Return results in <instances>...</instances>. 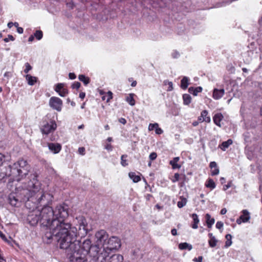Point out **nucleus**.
<instances>
[{
  "label": "nucleus",
  "instance_id": "nucleus-1",
  "mask_svg": "<svg viewBox=\"0 0 262 262\" xmlns=\"http://www.w3.org/2000/svg\"><path fill=\"white\" fill-rule=\"evenodd\" d=\"M75 220L77 227L74 226L67 232L61 233L62 236L56 241L60 248L66 250L70 262H88L86 255L81 251V241L77 238L85 237L91 228L84 216L79 215Z\"/></svg>",
  "mask_w": 262,
  "mask_h": 262
},
{
  "label": "nucleus",
  "instance_id": "nucleus-2",
  "mask_svg": "<svg viewBox=\"0 0 262 262\" xmlns=\"http://www.w3.org/2000/svg\"><path fill=\"white\" fill-rule=\"evenodd\" d=\"M39 204L37 207L43 206L40 210V226L49 227L50 231L47 232L44 238L50 241L54 239L55 241L62 236L61 233L67 232L72 226V224L67 222L66 219L69 216V207L66 203L58 205L55 210L48 205Z\"/></svg>",
  "mask_w": 262,
  "mask_h": 262
},
{
  "label": "nucleus",
  "instance_id": "nucleus-3",
  "mask_svg": "<svg viewBox=\"0 0 262 262\" xmlns=\"http://www.w3.org/2000/svg\"><path fill=\"white\" fill-rule=\"evenodd\" d=\"M15 193L20 199V202H25L27 207H37L39 204L45 205L52 202L53 196L49 193L41 189V184L37 180V176L31 174L30 180L27 184L24 182L21 185L17 186Z\"/></svg>",
  "mask_w": 262,
  "mask_h": 262
},
{
  "label": "nucleus",
  "instance_id": "nucleus-4",
  "mask_svg": "<svg viewBox=\"0 0 262 262\" xmlns=\"http://www.w3.org/2000/svg\"><path fill=\"white\" fill-rule=\"evenodd\" d=\"M13 179H16V181H20L23 178H25L30 171V165L28 164L26 160L21 159L12 165Z\"/></svg>",
  "mask_w": 262,
  "mask_h": 262
},
{
  "label": "nucleus",
  "instance_id": "nucleus-5",
  "mask_svg": "<svg viewBox=\"0 0 262 262\" xmlns=\"http://www.w3.org/2000/svg\"><path fill=\"white\" fill-rule=\"evenodd\" d=\"M88 254L97 262H103L108 257V252L104 251L102 246L98 245H93L88 252Z\"/></svg>",
  "mask_w": 262,
  "mask_h": 262
},
{
  "label": "nucleus",
  "instance_id": "nucleus-6",
  "mask_svg": "<svg viewBox=\"0 0 262 262\" xmlns=\"http://www.w3.org/2000/svg\"><path fill=\"white\" fill-rule=\"evenodd\" d=\"M13 170L12 166L11 165L7 166H3V164L0 166V180L5 182L7 178H9V182L16 181V179H13Z\"/></svg>",
  "mask_w": 262,
  "mask_h": 262
},
{
  "label": "nucleus",
  "instance_id": "nucleus-7",
  "mask_svg": "<svg viewBox=\"0 0 262 262\" xmlns=\"http://www.w3.org/2000/svg\"><path fill=\"white\" fill-rule=\"evenodd\" d=\"M121 247L120 239L116 236H112L108 238L106 243L104 244L103 250L108 252V256L109 252L114 250H117Z\"/></svg>",
  "mask_w": 262,
  "mask_h": 262
},
{
  "label": "nucleus",
  "instance_id": "nucleus-8",
  "mask_svg": "<svg viewBox=\"0 0 262 262\" xmlns=\"http://www.w3.org/2000/svg\"><path fill=\"white\" fill-rule=\"evenodd\" d=\"M32 211L29 212L27 216V221L32 226H35L37 223H40V209L38 208H33Z\"/></svg>",
  "mask_w": 262,
  "mask_h": 262
},
{
  "label": "nucleus",
  "instance_id": "nucleus-9",
  "mask_svg": "<svg viewBox=\"0 0 262 262\" xmlns=\"http://www.w3.org/2000/svg\"><path fill=\"white\" fill-rule=\"evenodd\" d=\"M108 237V235L104 230H101L97 232L95 234L96 239V245L102 246L103 248Z\"/></svg>",
  "mask_w": 262,
  "mask_h": 262
},
{
  "label": "nucleus",
  "instance_id": "nucleus-10",
  "mask_svg": "<svg viewBox=\"0 0 262 262\" xmlns=\"http://www.w3.org/2000/svg\"><path fill=\"white\" fill-rule=\"evenodd\" d=\"M49 105L53 109L60 112L62 109V101L58 97H52L49 100Z\"/></svg>",
  "mask_w": 262,
  "mask_h": 262
},
{
  "label": "nucleus",
  "instance_id": "nucleus-11",
  "mask_svg": "<svg viewBox=\"0 0 262 262\" xmlns=\"http://www.w3.org/2000/svg\"><path fill=\"white\" fill-rule=\"evenodd\" d=\"M57 127L56 123L55 121H50V123L47 122L41 128V132L43 134L48 135L50 133L54 131Z\"/></svg>",
  "mask_w": 262,
  "mask_h": 262
},
{
  "label": "nucleus",
  "instance_id": "nucleus-12",
  "mask_svg": "<svg viewBox=\"0 0 262 262\" xmlns=\"http://www.w3.org/2000/svg\"><path fill=\"white\" fill-rule=\"evenodd\" d=\"M242 214L236 220V223L240 225L242 223H246L249 221L250 219V213L247 210H243Z\"/></svg>",
  "mask_w": 262,
  "mask_h": 262
},
{
  "label": "nucleus",
  "instance_id": "nucleus-13",
  "mask_svg": "<svg viewBox=\"0 0 262 262\" xmlns=\"http://www.w3.org/2000/svg\"><path fill=\"white\" fill-rule=\"evenodd\" d=\"M93 245L91 244V241L90 239H86L84 240L82 245L81 244V251L87 255L88 252L91 249Z\"/></svg>",
  "mask_w": 262,
  "mask_h": 262
},
{
  "label": "nucleus",
  "instance_id": "nucleus-14",
  "mask_svg": "<svg viewBox=\"0 0 262 262\" xmlns=\"http://www.w3.org/2000/svg\"><path fill=\"white\" fill-rule=\"evenodd\" d=\"M48 147L49 149L54 154L58 153L61 149V145L58 143H49Z\"/></svg>",
  "mask_w": 262,
  "mask_h": 262
},
{
  "label": "nucleus",
  "instance_id": "nucleus-15",
  "mask_svg": "<svg viewBox=\"0 0 262 262\" xmlns=\"http://www.w3.org/2000/svg\"><path fill=\"white\" fill-rule=\"evenodd\" d=\"M225 94L224 89H214L213 91V98L215 100L221 98Z\"/></svg>",
  "mask_w": 262,
  "mask_h": 262
},
{
  "label": "nucleus",
  "instance_id": "nucleus-16",
  "mask_svg": "<svg viewBox=\"0 0 262 262\" xmlns=\"http://www.w3.org/2000/svg\"><path fill=\"white\" fill-rule=\"evenodd\" d=\"M123 257L119 254H115L112 255L108 259L107 262H123Z\"/></svg>",
  "mask_w": 262,
  "mask_h": 262
},
{
  "label": "nucleus",
  "instance_id": "nucleus-17",
  "mask_svg": "<svg viewBox=\"0 0 262 262\" xmlns=\"http://www.w3.org/2000/svg\"><path fill=\"white\" fill-rule=\"evenodd\" d=\"M223 116L221 113H217L213 117L214 123L217 126L221 127L220 122L222 120Z\"/></svg>",
  "mask_w": 262,
  "mask_h": 262
},
{
  "label": "nucleus",
  "instance_id": "nucleus-18",
  "mask_svg": "<svg viewBox=\"0 0 262 262\" xmlns=\"http://www.w3.org/2000/svg\"><path fill=\"white\" fill-rule=\"evenodd\" d=\"M208 112L206 110H204L201 113V116L199 118V120L201 122L205 121L206 122H210L211 121L210 117L207 116Z\"/></svg>",
  "mask_w": 262,
  "mask_h": 262
},
{
  "label": "nucleus",
  "instance_id": "nucleus-19",
  "mask_svg": "<svg viewBox=\"0 0 262 262\" xmlns=\"http://www.w3.org/2000/svg\"><path fill=\"white\" fill-rule=\"evenodd\" d=\"M205 219L206 220V224H207V226L208 228H211L212 227V225L214 224V222H215L214 219L212 218L211 217V215L208 213H207L205 215Z\"/></svg>",
  "mask_w": 262,
  "mask_h": 262
},
{
  "label": "nucleus",
  "instance_id": "nucleus-20",
  "mask_svg": "<svg viewBox=\"0 0 262 262\" xmlns=\"http://www.w3.org/2000/svg\"><path fill=\"white\" fill-rule=\"evenodd\" d=\"M9 200L11 205L15 207L16 206L17 203L20 202V199L17 196V194L16 196L11 194L9 197Z\"/></svg>",
  "mask_w": 262,
  "mask_h": 262
},
{
  "label": "nucleus",
  "instance_id": "nucleus-21",
  "mask_svg": "<svg viewBox=\"0 0 262 262\" xmlns=\"http://www.w3.org/2000/svg\"><path fill=\"white\" fill-rule=\"evenodd\" d=\"M25 77L28 82V84L30 85H34L37 81V78L32 76L31 75L27 74L26 75Z\"/></svg>",
  "mask_w": 262,
  "mask_h": 262
},
{
  "label": "nucleus",
  "instance_id": "nucleus-22",
  "mask_svg": "<svg viewBox=\"0 0 262 262\" xmlns=\"http://www.w3.org/2000/svg\"><path fill=\"white\" fill-rule=\"evenodd\" d=\"M202 90L203 89L201 86H198L196 88L191 86L188 89L189 93L192 94L194 96H197L198 94L200 92H201Z\"/></svg>",
  "mask_w": 262,
  "mask_h": 262
},
{
  "label": "nucleus",
  "instance_id": "nucleus-23",
  "mask_svg": "<svg viewBox=\"0 0 262 262\" xmlns=\"http://www.w3.org/2000/svg\"><path fill=\"white\" fill-rule=\"evenodd\" d=\"M191 217L193 222L191 227L193 229H197L198 228V224L200 222L198 215L196 213H193L191 215Z\"/></svg>",
  "mask_w": 262,
  "mask_h": 262
},
{
  "label": "nucleus",
  "instance_id": "nucleus-24",
  "mask_svg": "<svg viewBox=\"0 0 262 262\" xmlns=\"http://www.w3.org/2000/svg\"><path fill=\"white\" fill-rule=\"evenodd\" d=\"M189 79L187 77L184 76L181 81V87L183 90H186L189 83Z\"/></svg>",
  "mask_w": 262,
  "mask_h": 262
},
{
  "label": "nucleus",
  "instance_id": "nucleus-25",
  "mask_svg": "<svg viewBox=\"0 0 262 262\" xmlns=\"http://www.w3.org/2000/svg\"><path fill=\"white\" fill-rule=\"evenodd\" d=\"M179 160V157H175L172 160L170 161L169 164L172 166L173 169L180 168L181 167V166L177 164Z\"/></svg>",
  "mask_w": 262,
  "mask_h": 262
},
{
  "label": "nucleus",
  "instance_id": "nucleus-26",
  "mask_svg": "<svg viewBox=\"0 0 262 262\" xmlns=\"http://www.w3.org/2000/svg\"><path fill=\"white\" fill-rule=\"evenodd\" d=\"M187 202L186 198L182 196L180 197V201L178 202L177 206L179 208H182L185 206Z\"/></svg>",
  "mask_w": 262,
  "mask_h": 262
},
{
  "label": "nucleus",
  "instance_id": "nucleus-27",
  "mask_svg": "<svg viewBox=\"0 0 262 262\" xmlns=\"http://www.w3.org/2000/svg\"><path fill=\"white\" fill-rule=\"evenodd\" d=\"M128 176L134 183H137L141 180L140 177L136 175L135 172H130L129 173Z\"/></svg>",
  "mask_w": 262,
  "mask_h": 262
},
{
  "label": "nucleus",
  "instance_id": "nucleus-28",
  "mask_svg": "<svg viewBox=\"0 0 262 262\" xmlns=\"http://www.w3.org/2000/svg\"><path fill=\"white\" fill-rule=\"evenodd\" d=\"M179 248L181 250L188 249V250H191L192 248V246L187 243H182L179 245Z\"/></svg>",
  "mask_w": 262,
  "mask_h": 262
},
{
  "label": "nucleus",
  "instance_id": "nucleus-29",
  "mask_svg": "<svg viewBox=\"0 0 262 262\" xmlns=\"http://www.w3.org/2000/svg\"><path fill=\"white\" fill-rule=\"evenodd\" d=\"M232 143L233 141L231 139H228L227 141H224L222 143L221 148L223 151H225Z\"/></svg>",
  "mask_w": 262,
  "mask_h": 262
},
{
  "label": "nucleus",
  "instance_id": "nucleus-30",
  "mask_svg": "<svg viewBox=\"0 0 262 262\" xmlns=\"http://www.w3.org/2000/svg\"><path fill=\"white\" fill-rule=\"evenodd\" d=\"M183 100L185 105H188L191 102V97L189 94H184L183 95Z\"/></svg>",
  "mask_w": 262,
  "mask_h": 262
},
{
  "label": "nucleus",
  "instance_id": "nucleus-31",
  "mask_svg": "<svg viewBox=\"0 0 262 262\" xmlns=\"http://www.w3.org/2000/svg\"><path fill=\"white\" fill-rule=\"evenodd\" d=\"M205 186L206 187H207V188H210L211 189H213L214 188H215V184L214 183V182L213 181V180L211 179H209L206 184H205Z\"/></svg>",
  "mask_w": 262,
  "mask_h": 262
},
{
  "label": "nucleus",
  "instance_id": "nucleus-32",
  "mask_svg": "<svg viewBox=\"0 0 262 262\" xmlns=\"http://www.w3.org/2000/svg\"><path fill=\"white\" fill-rule=\"evenodd\" d=\"M78 79L85 85L89 84L90 82V78L88 77H85L84 75H79L78 76Z\"/></svg>",
  "mask_w": 262,
  "mask_h": 262
},
{
  "label": "nucleus",
  "instance_id": "nucleus-33",
  "mask_svg": "<svg viewBox=\"0 0 262 262\" xmlns=\"http://www.w3.org/2000/svg\"><path fill=\"white\" fill-rule=\"evenodd\" d=\"M134 94H130L126 98V101L131 105L134 106L135 104V100L134 99Z\"/></svg>",
  "mask_w": 262,
  "mask_h": 262
},
{
  "label": "nucleus",
  "instance_id": "nucleus-34",
  "mask_svg": "<svg viewBox=\"0 0 262 262\" xmlns=\"http://www.w3.org/2000/svg\"><path fill=\"white\" fill-rule=\"evenodd\" d=\"M225 237L227 241L225 243V247L226 248H228L229 246H230L232 244V235L230 234H228L226 235Z\"/></svg>",
  "mask_w": 262,
  "mask_h": 262
},
{
  "label": "nucleus",
  "instance_id": "nucleus-35",
  "mask_svg": "<svg viewBox=\"0 0 262 262\" xmlns=\"http://www.w3.org/2000/svg\"><path fill=\"white\" fill-rule=\"evenodd\" d=\"M8 156H6L5 155L0 153V166L5 164L6 161H8Z\"/></svg>",
  "mask_w": 262,
  "mask_h": 262
},
{
  "label": "nucleus",
  "instance_id": "nucleus-36",
  "mask_svg": "<svg viewBox=\"0 0 262 262\" xmlns=\"http://www.w3.org/2000/svg\"><path fill=\"white\" fill-rule=\"evenodd\" d=\"M217 241H218L215 237H213L212 238H210L208 241L209 246L211 248L215 247L216 246Z\"/></svg>",
  "mask_w": 262,
  "mask_h": 262
},
{
  "label": "nucleus",
  "instance_id": "nucleus-37",
  "mask_svg": "<svg viewBox=\"0 0 262 262\" xmlns=\"http://www.w3.org/2000/svg\"><path fill=\"white\" fill-rule=\"evenodd\" d=\"M33 35L37 40H40L42 38L43 33L41 30H37Z\"/></svg>",
  "mask_w": 262,
  "mask_h": 262
},
{
  "label": "nucleus",
  "instance_id": "nucleus-38",
  "mask_svg": "<svg viewBox=\"0 0 262 262\" xmlns=\"http://www.w3.org/2000/svg\"><path fill=\"white\" fill-rule=\"evenodd\" d=\"M163 83L164 85H168V88L167 90V91H171L173 90V83L171 81H169L166 80L164 81Z\"/></svg>",
  "mask_w": 262,
  "mask_h": 262
},
{
  "label": "nucleus",
  "instance_id": "nucleus-39",
  "mask_svg": "<svg viewBox=\"0 0 262 262\" xmlns=\"http://www.w3.org/2000/svg\"><path fill=\"white\" fill-rule=\"evenodd\" d=\"M127 157V155H123L121 157V164L124 167L128 165V163L126 162V160L125 159Z\"/></svg>",
  "mask_w": 262,
  "mask_h": 262
},
{
  "label": "nucleus",
  "instance_id": "nucleus-40",
  "mask_svg": "<svg viewBox=\"0 0 262 262\" xmlns=\"http://www.w3.org/2000/svg\"><path fill=\"white\" fill-rule=\"evenodd\" d=\"M63 83H59L56 85V87L55 88V91L59 93L60 91H61L63 88Z\"/></svg>",
  "mask_w": 262,
  "mask_h": 262
},
{
  "label": "nucleus",
  "instance_id": "nucleus-41",
  "mask_svg": "<svg viewBox=\"0 0 262 262\" xmlns=\"http://www.w3.org/2000/svg\"><path fill=\"white\" fill-rule=\"evenodd\" d=\"M25 69L24 70V72L25 73H28L29 71H30L32 69V67L30 66V64L28 62H26L25 63Z\"/></svg>",
  "mask_w": 262,
  "mask_h": 262
},
{
  "label": "nucleus",
  "instance_id": "nucleus-42",
  "mask_svg": "<svg viewBox=\"0 0 262 262\" xmlns=\"http://www.w3.org/2000/svg\"><path fill=\"white\" fill-rule=\"evenodd\" d=\"M68 91L67 89H63L61 91H60L58 93V94L61 96V97H64L66 96V95L68 94Z\"/></svg>",
  "mask_w": 262,
  "mask_h": 262
},
{
  "label": "nucleus",
  "instance_id": "nucleus-43",
  "mask_svg": "<svg viewBox=\"0 0 262 262\" xmlns=\"http://www.w3.org/2000/svg\"><path fill=\"white\" fill-rule=\"evenodd\" d=\"M158 126V124L157 123H155L154 124L150 123L148 126V129H149V130H152L154 129H156V128Z\"/></svg>",
  "mask_w": 262,
  "mask_h": 262
},
{
  "label": "nucleus",
  "instance_id": "nucleus-44",
  "mask_svg": "<svg viewBox=\"0 0 262 262\" xmlns=\"http://www.w3.org/2000/svg\"><path fill=\"white\" fill-rule=\"evenodd\" d=\"M224 224L221 221L217 222L216 224V228L219 230H222Z\"/></svg>",
  "mask_w": 262,
  "mask_h": 262
},
{
  "label": "nucleus",
  "instance_id": "nucleus-45",
  "mask_svg": "<svg viewBox=\"0 0 262 262\" xmlns=\"http://www.w3.org/2000/svg\"><path fill=\"white\" fill-rule=\"evenodd\" d=\"M14 39V37L12 35L9 34L8 35V37L4 39V41L6 42H7L9 40L13 41Z\"/></svg>",
  "mask_w": 262,
  "mask_h": 262
},
{
  "label": "nucleus",
  "instance_id": "nucleus-46",
  "mask_svg": "<svg viewBox=\"0 0 262 262\" xmlns=\"http://www.w3.org/2000/svg\"><path fill=\"white\" fill-rule=\"evenodd\" d=\"M81 84L79 82H75L72 85L73 89L78 90L80 87Z\"/></svg>",
  "mask_w": 262,
  "mask_h": 262
},
{
  "label": "nucleus",
  "instance_id": "nucleus-47",
  "mask_svg": "<svg viewBox=\"0 0 262 262\" xmlns=\"http://www.w3.org/2000/svg\"><path fill=\"white\" fill-rule=\"evenodd\" d=\"M220 170L218 167L214 168L213 170H211V175L216 176L219 173Z\"/></svg>",
  "mask_w": 262,
  "mask_h": 262
},
{
  "label": "nucleus",
  "instance_id": "nucleus-48",
  "mask_svg": "<svg viewBox=\"0 0 262 262\" xmlns=\"http://www.w3.org/2000/svg\"><path fill=\"white\" fill-rule=\"evenodd\" d=\"M106 97H107L106 102H108L113 98V93L111 91H108Z\"/></svg>",
  "mask_w": 262,
  "mask_h": 262
},
{
  "label": "nucleus",
  "instance_id": "nucleus-49",
  "mask_svg": "<svg viewBox=\"0 0 262 262\" xmlns=\"http://www.w3.org/2000/svg\"><path fill=\"white\" fill-rule=\"evenodd\" d=\"M157 157V155L156 152H151L150 155H149V159H150V160H154L156 159Z\"/></svg>",
  "mask_w": 262,
  "mask_h": 262
},
{
  "label": "nucleus",
  "instance_id": "nucleus-50",
  "mask_svg": "<svg viewBox=\"0 0 262 262\" xmlns=\"http://www.w3.org/2000/svg\"><path fill=\"white\" fill-rule=\"evenodd\" d=\"M180 178V174L178 173H176L174 175V179L172 180L173 183H175L179 181Z\"/></svg>",
  "mask_w": 262,
  "mask_h": 262
},
{
  "label": "nucleus",
  "instance_id": "nucleus-51",
  "mask_svg": "<svg viewBox=\"0 0 262 262\" xmlns=\"http://www.w3.org/2000/svg\"><path fill=\"white\" fill-rule=\"evenodd\" d=\"M78 152L81 155H85V148L83 147H79L78 148Z\"/></svg>",
  "mask_w": 262,
  "mask_h": 262
},
{
  "label": "nucleus",
  "instance_id": "nucleus-52",
  "mask_svg": "<svg viewBox=\"0 0 262 262\" xmlns=\"http://www.w3.org/2000/svg\"><path fill=\"white\" fill-rule=\"evenodd\" d=\"M209 166L211 169L217 167V164L214 161L211 162L209 164Z\"/></svg>",
  "mask_w": 262,
  "mask_h": 262
},
{
  "label": "nucleus",
  "instance_id": "nucleus-53",
  "mask_svg": "<svg viewBox=\"0 0 262 262\" xmlns=\"http://www.w3.org/2000/svg\"><path fill=\"white\" fill-rule=\"evenodd\" d=\"M155 132L158 135H160L163 133V130L161 128L159 127V125L156 128Z\"/></svg>",
  "mask_w": 262,
  "mask_h": 262
},
{
  "label": "nucleus",
  "instance_id": "nucleus-54",
  "mask_svg": "<svg viewBox=\"0 0 262 262\" xmlns=\"http://www.w3.org/2000/svg\"><path fill=\"white\" fill-rule=\"evenodd\" d=\"M231 186V182L230 181L228 183L227 185H225L223 186V190L224 191L226 190L228 188H229Z\"/></svg>",
  "mask_w": 262,
  "mask_h": 262
},
{
  "label": "nucleus",
  "instance_id": "nucleus-55",
  "mask_svg": "<svg viewBox=\"0 0 262 262\" xmlns=\"http://www.w3.org/2000/svg\"><path fill=\"white\" fill-rule=\"evenodd\" d=\"M171 55L173 58H177L179 57L180 54H179V52H178L177 51H174L172 53Z\"/></svg>",
  "mask_w": 262,
  "mask_h": 262
},
{
  "label": "nucleus",
  "instance_id": "nucleus-56",
  "mask_svg": "<svg viewBox=\"0 0 262 262\" xmlns=\"http://www.w3.org/2000/svg\"><path fill=\"white\" fill-rule=\"evenodd\" d=\"M105 148L108 150V151H111L113 149V147L111 145V144H107L106 145H105Z\"/></svg>",
  "mask_w": 262,
  "mask_h": 262
},
{
  "label": "nucleus",
  "instance_id": "nucleus-57",
  "mask_svg": "<svg viewBox=\"0 0 262 262\" xmlns=\"http://www.w3.org/2000/svg\"><path fill=\"white\" fill-rule=\"evenodd\" d=\"M69 77L70 79H74L76 78V76L74 73H70Z\"/></svg>",
  "mask_w": 262,
  "mask_h": 262
},
{
  "label": "nucleus",
  "instance_id": "nucleus-58",
  "mask_svg": "<svg viewBox=\"0 0 262 262\" xmlns=\"http://www.w3.org/2000/svg\"><path fill=\"white\" fill-rule=\"evenodd\" d=\"M202 260H203V257L202 256H199L198 258H194L193 259V260L195 261H198V262H202Z\"/></svg>",
  "mask_w": 262,
  "mask_h": 262
},
{
  "label": "nucleus",
  "instance_id": "nucleus-59",
  "mask_svg": "<svg viewBox=\"0 0 262 262\" xmlns=\"http://www.w3.org/2000/svg\"><path fill=\"white\" fill-rule=\"evenodd\" d=\"M0 237L4 241H7V238L4 234L0 231Z\"/></svg>",
  "mask_w": 262,
  "mask_h": 262
},
{
  "label": "nucleus",
  "instance_id": "nucleus-60",
  "mask_svg": "<svg viewBox=\"0 0 262 262\" xmlns=\"http://www.w3.org/2000/svg\"><path fill=\"white\" fill-rule=\"evenodd\" d=\"M171 233L172 234V235L173 236H175L176 235H177V229L174 228V229H172L171 231Z\"/></svg>",
  "mask_w": 262,
  "mask_h": 262
},
{
  "label": "nucleus",
  "instance_id": "nucleus-61",
  "mask_svg": "<svg viewBox=\"0 0 262 262\" xmlns=\"http://www.w3.org/2000/svg\"><path fill=\"white\" fill-rule=\"evenodd\" d=\"M17 31L19 34H22L23 33L24 30L21 27H17Z\"/></svg>",
  "mask_w": 262,
  "mask_h": 262
},
{
  "label": "nucleus",
  "instance_id": "nucleus-62",
  "mask_svg": "<svg viewBox=\"0 0 262 262\" xmlns=\"http://www.w3.org/2000/svg\"><path fill=\"white\" fill-rule=\"evenodd\" d=\"M227 212V209L226 208H223L221 210V212H220V213L222 214V215H224L225 214H226Z\"/></svg>",
  "mask_w": 262,
  "mask_h": 262
},
{
  "label": "nucleus",
  "instance_id": "nucleus-63",
  "mask_svg": "<svg viewBox=\"0 0 262 262\" xmlns=\"http://www.w3.org/2000/svg\"><path fill=\"white\" fill-rule=\"evenodd\" d=\"M85 96V94L84 92H80L79 94V97L81 99H83Z\"/></svg>",
  "mask_w": 262,
  "mask_h": 262
},
{
  "label": "nucleus",
  "instance_id": "nucleus-64",
  "mask_svg": "<svg viewBox=\"0 0 262 262\" xmlns=\"http://www.w3.org/2000/svg\"><path fill=\"white\" fill-rule=\"evenodd\" d=\"M119 121L120 123L125 124L126 123V121L124 118H121L120 119Z\"/></svg>",
  "mask_w": 262,
  "mask_h": 262
}]
</instances>
